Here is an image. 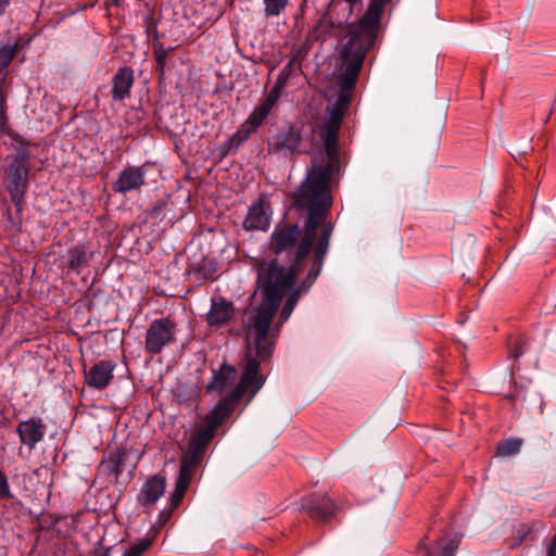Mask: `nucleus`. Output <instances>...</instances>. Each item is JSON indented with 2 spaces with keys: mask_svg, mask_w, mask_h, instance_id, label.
Here are the masks:
<instances>
[{
  "mask_svg": "<svg viewBox=\"0 0 556 556\" xmlns=\"http://www.w3.org/2000/svg\"><path fill=\"white\" fill-rule=\"evenodd\" d=\"M187 271H188V275H189V276H198V277H197V280H199V281H200V280H206V279H207L206 274H203V273H202V268H201V267L197 268V267L194 266V264L189 265V266H188Z\"/></svg>",
  "mask_w": 556,
  "mask_h": 556,
  "instance_id": "nucleus-28",
  "label": "nucleus"
},
{
  "mask_svg": "<svg viewBox=\"0 0 556 556\" xmlns=\"http://www.w3.org/2000/svg\"><path fill=\"white\" fill-rule=\"evenodd\" d=\"M252 125L245 121L244 124L239 128L233 136L230 138V143L233 146H240L243 143L256 129H251Z\"/></svg>",
  "mask_w": 556,
  "mask_h": 556,
  "instance_id": "nucleus-22",
  "label": "nucleus"
},
{
  "mask_svg": "<svg viewBox=\"0 0 556 556\" xmlns=\"http://www.w3.org/2000/svg\"><path fill=\"white\" fill-rule=\"evenodd\" d=\"M235 314L231 302L224 299L212 300L211 311L207 314L206 321L210 326H222L228 323Z\"/></svg>",
  "mask_w": 556,
  "mask_h": 556,
  "instance_id": "nucleus-16",
  "label": "nucleus"
},
{
  "mask_svg": "<svg viewBox=\"0 0 556 556\" xmlns=\"http://www.w3.org/2000/svg\"><path fill=\"white\" fill-rule=\"evenodd\" d=\"M176 324L172 319L153 320L146 333V351L151 354H160L165 346L176 341Z\"/></svg>",
  "mask_w": 556,
  "mask_h": 556,
  "instance_id": "nucleus-6",
  "label": "nucleus"
},
{
  "mask_svg": "<svg viewBox=\"0 0 556 556\" xmlns=\"http://www.w3.org/2000/svg\"><path fill=\"white\" fill-rule=\"evenodd\" d=\"M167 515V513L165 510L161 511V517Z\"/></svg>",
  "mask_w": 556,
  "mask_h": 556,
  "instance_id": "nucleus-34",
  "label": "nucleus"
},
{
  "mask_svg": "<svg viewBox=\"0 0 556 556\" xmlns=\"http://www.w3.org/2000/svg\"><path fill=\"white\" fill-rule=\"evenodd\" d=\"M301 142L302 136L300 129L290 126L287 130L279 132L273 140L268 141V153L285 157L294 153H301Z\"/></svg>",
  "mask_w": 556,
  "mask_h": 556,
  "instance_id": "nucleus-8",
  "label": "nucleus"
},
{
  "mask_svg": "<svg viewBox=\"0 0 556 556\" xmlns=\"http://www.w3.org/2000/svg\"><path fill=\"white\" fill-rule=\"evenodd\" d=\"M92 254L88 253L84 245H75L67 251L66 265L68 268L78 271L89 266Z\"/></svg>",
  "mask_w": 556,
  "mask_h": 556,
  "instance_id": "nucleus-18",
  "label": "nucleus"
},
{
  "mask_svg": "<svg viewBox=\"0 0 556 556\" xmlns=\"http://www.w3.org/2000/svg\"><path fill=\"white\" fill-rule=\"evenodd\" d=\"M289 0H264V13L266 16H278L287 8Z\"/></svg>",
  "mask_w": 556,
  "mask_h": 556,
  "instance_id": "nucleus-21",
  "label": "nucleus"
},
{
  "mask_svg": "<svg viewBox=\"0 0 556 556\" xmlns=\"http://www.w3.org/2000/svg\"><path fill=\"white\" fill-rule=\"evenodd\" d=\"M119 459H111V470L115 472V476L118 477L121 470L118 468Z\"/></svg>",
  "mask_w": 556,
  "mask_h": 556,
  "instance_id": "nucleus-29",
  "label": "nucleus"
},
{
  "mask_svg": "<svg viewBox=\"0 0 556 556\" xmlns=\"http://www.w3.org/2000/svg\"><path fill=\"white\" fill-rule=\"evenodd\" d=\"M146 184V170L142 166L124 168L118 178L112 184L115 193H127L140 189Z\"/></svg>",
  "mask_w": 556,
  "mask_h": 556,
  "instance_id": "nucleus-10",
  "label": "nucleus"
},
{
  "mask_svg": "<svg viewBox=\"0 0 556 556\" xmlns=\"http://www.w3.org/2000/svg\"><path fill=\"white\" fill-rule=\"evenodd\" d=\"M9 159L7 190L17 212L21 213L29 187L30 154L26 147L21 146Z\"/></svg>",
  "mask_w": 556,
  "mask_h": 556,
  "instance_id": "nucleus-5",
  "label": "nucleus"
},
{
  "mask_svg": "<svg viewBox=\"0 0 556 556\" xmlns=\"http://www.w3.org/2000/svg\"><path fill=\"white\" fill-rule=\"evenodd\" d=\"M528 533H529V532L525 529V530H523L522 535H520V538H519L518 542H517L515 545H517V544L521 543V541L526 538V535H527Z\"/></svg>",
  "mask_w": 556,
  "mask_h": 556,
  "instance_id": "nucleus-32",
  "label": "nucleus"
},
{
  "mask_svg": "<svg viewBox=\"0 0 556 556\" xmlns=\"http://www.w3.org/2000/svg\"><path fill=\"white\" fill-rule=\"evenodd\" d=\"M17 45H8L0 48V71L4 70L14 59Z\"/></svg>",
  "mask_w": 556,
  "mask_h": 556,
  "instance_id": "nucleus-23",
  "label": "nucleus"
},
{
  "mask_svg": "<svg viewBox=\"0 0 556 556\" xmlns=\"http://www.w3.org/2000/svg\"><path fill=\"white\" fill-rule=\"evenodd\" d=\"M271 208L268 202L258 199L249 206L248 214L243 220V228L248 231H266L269 228Z\"/></svg>",
  "mask_w": 556,
  "mask_h": 556,
  "instance_id": "nucleus-9",
  "label": "nucleus"
},
{
  "mask_svg": "<svg viewBox=\"0 0 556 556\" xmlns=\"http://www.w3.org/2000/svg\"><path fill=\"white\" fill-rule=\"evenodd\" d=\"M338 509L337 504L327 495L314 493L302 500L301 510L311 518L327 522Z\"/></svg>",
  "mask_w": 556,
  "mask_h": 556,
  "instance_id": "nucleus-7",
  "label": "nucleus"
},
{
  "mask_svg": "<svg viewBox=\"0 0 556 556\" xmlns=\"http://www.w3.org/2000/svg\"><path fill=\"white\" fill-rule=\"evenodd\" d=\"M293 71H294V60L291 59L278 74L277 80H276L274 87L270 89V91L273 93L276 92V96L280 97L282 89L286 87L287 81L293 74Z\"/></svg>",
  "mask_w": 556,
  "mask_h": 556,
  "instance_id": "nucleus-19",
  "label": "nucleus"
},
{
  "mask_svg": "<svg viewBox=\"0 0 556 556\" xmlns=\"http://www.w3.org/2000/svg\"><path fill=\"white\" fill-rule=\"evenodd\" d=\"M12 497L7 476L0 470V498L11 500Z\"/></svg>",
  "mask_w": 556,
  "mask_h": 556,
  "instance_id": "nucleus-27",
  "label": "nucleus"
},
{
  "mask_svg": "<svg viewBox=\"0 0 556 556\" xmlns=\"http://www.w3.org/2000/svg\"><path fill=\"white\" fill-rule=\"evenodd\" d=\"M5 102L7 97L2 89L0 88V135L5 131V128L8 126V118L5 114Z\"/></svg>",
  "mask_w": 556,
  "mask_h": 556,
  "instance_id": "nucleus-26",
  "label": "nucleus"
},
{
  "mask_svg": "<svg viewBox=\"0 0 556 556\" xmlns=\"http://www.w3.org/2000/svg\"><path fill=\"white\" fill-rule=\"evenodd\" d=\"M170 51H172V48L165 49L163 47H155V49H154V58L156 61V68L161 75H163L165 72L166 59Z\"/></svg>",
  "mask_w": 556,
  "mask_h": 556,
  "instance_id": "nucleus-25",
  "label": "nucleus"
},
{
  "mask_svg": "<svg viewBox=\"0 0 556 556\" xmlns=\"http://www.w3.org/2000/svg\"><path fill=\"white\" fill-rule=\"evenodd\" d=\"M387 1L371 0L361 26L356 27L349 40L342 43L341 58L344 68L338 78L339 94L334 103L327 110V118L320 128L324 150L313 155L309 170H318L319 174H323L324 179L329 180L340 169L338 138L342 119L351 102L366 53L375 42L381 8Z\"/></svg>",
  "mask_w": 556,
  "mask_h": 556,
  "instance_id": "nucleus-2",
  "label": "nucleus"
},
{
  "mask_svg": "<svg viewBox=\"0 0 556 556\" xmlns=\"http://www.w3.org/2000/svg\"><path fill=\"white\" fill-rule=\"evenodd\" d=\"M12 226H13V228H17V227H18V224H17L16 222H13V220H12Z\"/></svg>",
  "mask_w": 556,
  "mask_h": 556,
  "instance_id": "nucleus-33",
  "label": "nucleus"
},
{
  "mask_svg": "<svg viewBox=\"0 0 556 556\" xmlns=\"http://www.w3.org/2000/svg\"><path fill=\"white\" fill-rule=\"evenodd\" d=\"M164 491L165 479L155 475L143 483L137 500L143 507H152L164 494Z\"/></svg>",
  "mask_w": 556,
  "mask_h": 556,
  "instance_id": "nucleus-14",
  "label": "nucleus"
},
{
  "mask_svg": "<svg viewBox=\"0 0 556 556\" xmlns=\"http://www.w3.org/2000/svg\"><path fill=\"white\" fill-rule=\"evenodd\" d=\"M308 285L307 278L295 289L292 290L291 294L287 299L280 315L278 323L270 327L273 319L275 315L277 314V311L281 304V301L277 305V307L274 308L273 313H270L268 320L262 321L263 324H260V328H254L256 323H254L252 319H250L251 316H253L254 312H258L263 306L265 305L267 299L266 294L258 285L261 294H262V301L258 305L250 306L248 309H245L243 314V326L247 334V346L248 352L245 356V363L243 372H247L249 365L254 364L255 365V374L253 376V389H252V395L251 399L255 396V394L258 392V390L264 384V377L258 374L260 370V364L262 362L267 361L274 352L275 342L277 337L279 336L281 326L289 319L291 316L296 302L300 298V295L303 292H306L307 290H304V288Z\"/></svg>",
  "mask_w": 556,
  "mask_h": 556,
  "instance_id": "nucleus-4",
  "label": "nucleus"
},
{
  "mask_svg": "<svg viewBox=\"0 0 556 556\" xmlns=\"http://www.w3.org/2000/svg\"><path fill=\"white\" fill-rule=\"evenodd\" d=\"M279 98L280 97L276 96V92L273 93L269 91L261 103L254 108L247 118L249 125H252L251 129H257L265 122L271 110L278 103Z\"/></svg>",
  "mask_w": 556,
  "mask_h": 556,
  "instance_id": "nucleus-17",
  "label": "nucleus"
},
{
  "mask_svg": "<svg viewBox=\"0 0 556 556\" xmlns=\"http://www.w3.org/2000/svg\"><path fill=\"white\" fill-rule=\"evenodd\" d=\"M12 0H0V16L4 14Z\"/></svg>",
  "mask_w": 556,
  "mask_h": 556,
  "instance_id": "nucleus-30",
  "label": "nucleus"
},
{
  "mask_svg": "<svg viewBox=\"0 0 556 556\" xmlns=\"http://www.w3.org/2000/svg\"><path fill=\"white\" fill-rule=\"evenodd\" d=\"M237 380V370L233 366L223 364L218 370H213L212 380L208 382L206 390L208 392L216 391L222 393L226 389L233 386Z\"/></svg>",
  "mask_w": 556,
  "mask_h": 556,
  "instance_id": "nucleus-15",
  "label": "nucleus"
},
{
  "mask_svg": "<svg viewBox=\"0 0 556 556\" xmlns=\"http://www.w3.org/2000/svg\"><path fill=\"white\" fill-rule=\"evenodd\" d=\"M152 544L149 538L140 539L135 544L129 546L124 556H141Z\"/></svg>",
  "mask_w": 556,
  "mask_h": 556,
  "instance_id": "nucleus-24",
  "label": "nucleus"
},
{
  "mask_svg": "<svg viewBox=\"0 0 556 556\" xmlns=\"http://www.w3.org/2000/svg\"><path fill=\"white\" fill-rule=\"evenodd\" d=\"M21 443L31 451L42 441L46 433V426L40 418H30L21 421L16 427Z\"/></svg>",
  "mask_w": 556,
  "mask_h": 556,
  "instance_id": "nucleus-12",
  "label": "nucleus"
},
{
  "mask_svg": "<svg viewBox=\"0 0 556 556\" xmlns=\"http://www.w3.org/2000/svg\"><path fill=\"white\" fill-rule=\"evenodd\" d=\"M525 353V348L523 345H520L516 349L515 353H514V358L515 359H518L522 354Z\"/></svg>",
  "mask_w": 556,
  "mask_h": 556,
  "instance_id": "nucleus-31",
  "label": "nucleus"
},
{
  "mask_svg": "<svg viewBox=\"0 0 556 556\" xmlns=\"http://www.w3.org/2000/svg\"><path fill=\"white\" fill-rule=\"evenodd\" d=\"M294 207L306 214L304 235L296 224L279 223L275 226L269 241V251L275 258L260 264L257 282L266 294V303L250 317L260 328L262 321L268 320L270 313L294 285L296 275L315 244V258L308 270V290L319 276L324 258L329 248L333 226L328 216L332 204L329 180L324 179L318 170L307 172L306 178L292 195Z\"/></svg>",
  "mask_w": 556,
  "mask_h": 556,
  "instance_id": "nucleus-1",
  "label": "nucleus"
},
{
  "mask_svg": "<svg viewBox=\"0 0 556 556\" xmlns=\"http://www.w3.org/2000/svg\"><path fill=\"white\" fill-rule=\"evenodd\" d=\"M116 365L112 361H100L88 370L85 369L86 383L97 390L105 389L113 379Z\"/></svg>",
  "mask_w": 556,
  "mask_h": 556,
  "instance_id": "nucleus-11",
  "label": "nucleus"
},
{
  "mask_svg": "<svg viewBox=\"0 0 556 556\" xmlns=\"http://www.w3.org/2000/svg\"><path fill=\"white\" fill-rule=\"evenodd\" d=\"M135 81L134 71L128 66L119 67L112 78V98L116 102H123L130 97Z\"/></svg>",
  "mask_w": 556,
  "mask_h": 556,
  "instance_id": "nucleus-13",
  "label": "nucleus"
},
{
  "mask_svg": "<svg viewBox=\"0 0 556 556\" xmlns=\"http://www.w3.org/2000/svg\"><path fill=\"white\" fill-rule=\"evenodd\" d=\"M255 365H249L247 372L242 374L239 383L232 389L229 395L223 397L204 418V426L201 427L190 439L186 456L181 459L179 475L176 481L174 493L170 496V506L176 508L182 501L187 489L189 488L193 468L197 467L210 444L215 437V432L226 419L233 413L236 406L247 392L252 395L253 376ZM249 396V402L251 401Z\"/></svg>",
  "mask_w": 556,
  "mask_h": 556,
  "instance_id": "nucleus-3",
  "label": "nucleus"
},
{
  "mask_svg": "<svg viewBox=\"0 0 556 556\" xmlns=\"http://www.w3.org/2000/svg\"><path fill=\"white\" fill-rule=\"evenodd\" d=\"M521 445V439L510 438L503 440L497 445V454L505 457L516 455L520 452Z\"/></svg>",
  "mask_w": 556,
  "mask_h": 556,
  "instance_id": "nucleus-20",
  "label": "nucleus"
}]
</instances>
